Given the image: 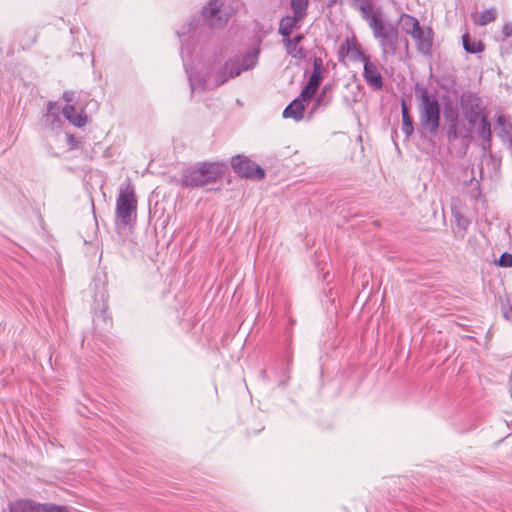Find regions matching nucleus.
Segmentation results:
<instances>
[{
  "label": "nucleus",
  "instance_id": "obj_8",
  "mask_svg": "<svg viewBox=\"0 0 512 512\" xmlns=\"http://www.w3.org/2000/svg\"><path fill=\"white\" fill-rule=\"evenodd\" d=\"M461 107L465 119L471 126H475L479 119L485 116L482 100L474 93L463 95Z\"/></svg>",
  "mask_w": 512,
  "mask_h": 512
},
{
  "label": "nucleus",
  "instance_id": "obj_39",
  "mask_svg": "<svg viewBox=\"0 0 512 512\" xmlns=\"http://www.w3.org/2000/svg\"><path fill=\"white\" fill-rule=\"evenodd\" d=\"M497 123H498V125L505 127L506 121L503 116H499L497 118Z\"/></svg>",
  "mask_w": 512,
  "mask_h": 512
},
{
  "label": "nucleus",
  "instance_id": "obj_33",
  "mask_svg": "<svg viewBox=\"0 0 512 512\" xmlns=\"http://www.w3.org/2000/svg\"><path fill=\"white\" fill-rule=\"evenodd\" d=\"M496 263L500 267H503V268L511 267L512 266V254L508 253V252L502 253Z\"/></svg>",
  "mask_w": 512,
  "mask_h": 512
},
{
  "label": "nucleus",
  "instance_id": "obj_17",
  "mask_svg": "<svg viewBox=\"0 0 512 512\" xmlns=\"http://www.w3.org/2000/svg\"><path fill=\"white\" fill-rule=\"evenodd\" d=\"M305 106L303 101L300 98L294 99L289 105L284 109L282 116L283 118H292L296 121H300L304 116Z\"/></svg>",
  "mask_w": 512,
  "mask_h": 512
},
{
  "label": "nucleus",
  "instance_id": "obj_30",
  "mask_svg": "<svg viewBox=\"0 0 512 512\" xmlns=\"http://www.w3.org/2000/svg\"><path fill=\"white\" fill-rule=\"evenodd\" d=\"M328 89H329L328 86L323 87L321 94L317 96V98L314 102L312 111H314L317 108L322 107V106L325 107L330 103L331 97H328V98L326 97V92L328 91Z\"/></svg>",
  "mask_w": 512,
  "mask_h": 512
},
{
  "label": "nucleus",
  "instance_id": "obj_35",
  "mask_svg": "<svg viewBox=\"0 0 512 512\" xmlns=\"http://www.w3.org/2000/svg\"><path fill=\"white\" fill-rule=\"evenodd\" d=\"M67 143L71 149H75L78 147L79 141L73 135L67 134Z\"/></svg>",
  "mask_w": 512,
  "mask_h": 512
},
{
  "label": "nucleus",
  "instance_id": "obj_9",
  "mask_svg": "<svg viewBox=\"0 0 512 512\" xmlns=\"http://www.w3.org/2000/svg\"><path fill=\"white\" fill-rule=\"evenodd\" d=\"M446 119L449 122L447 130L448 142H454L457 139L468 141L471 138V129L459 120V116L455 111L451 110L449 114H446Z\"/></svg>",
  "mask_w": 512,
  "mask_h": 512
},
{
  "label": "nucleus",
  "instance_id": "obj_38",
  "mask_svg": "<svg viewBox=\"0 0 512 512\" xmlns=\"http://www.w3.org/2000/svg\"><path fill=\"white\" fill-rule=\"evenodd\" d=\"M503 317L512 322V307L503 308Z\"/></svg>",
  "mask_w": 512,
  "mask_h": 512
},
{
  "label": "nucleus",
  "instance_id": "obj_21",
  "mask_svg": "<svg viewBox=\"0 0 512 512\" xmlns=\"http://www.w3.org/2000/svg\"><path fill=\"white\" fill-rule=\"evenodd\" d=\"M398 22L401 25L403 32H405L407 35L415 33L416 29L420 27L419 20L407 13H402Z\"/></svg>",
  "mask_w": 512,
  "mask_h": 512
},
{
  "label": "nucleus",
  "instance_id": "obj_1",
  "mask_svg": "<svg viewBox=\"0 0 512 512\" xmlns=\"http://www.w3.org/2000/svg\"><path fill=\"white\" fill-rule=\"evenodd\" d=\"M415 94L420 99L419 125L424 132L435 136L440 126V104L438 99L426 87L419 84L415 87Z\"/></svg>",
  "mask_w": 512,
  "mask_h": 512
},
{
  "label": "nucleus",
  "instance_id": "obj_12",
  "mask_svg": "<svg viewBox=\"0 0 512 512\" xmlns=\"http://www.w3.org/2000/svg\"><path fill=\"white\" fill-rule=\"evenodd\" d=\"M363 79L374 91H381L384 87V80L376 62L370 59L363 64Z\"/></svg>",
  "mask_w": 512,
  "mask_h": 512
},
{
  "label": "nucleus",
  "instance_id": "obj_41",
  "mask_svg": "<svg viewBox=\"0 0 512 512\" xmlns=\"http://www.w3.org/2000/svg\"><path fill=\"white\" fill-rule=\"evenodd\" d=\"M51 109H52V103L50 102L49 103V112L51 111Z\"/></svg>",
  "mask_w": 512,
  "mask_h": 512
},
{
  "label": "nucleus",
  "instance_id": "obj_23",
  "mask_svg": "<svg viewBox=\"0 0 512 512\" xmlns=\"http://www.w3.org/2000/svg\"><path fill=\"white\" fill-rule=\"evenodd\" d=\"M463 48L466 52L471 54L480 53L484 50V44L475 38H472L469 33L462 36Z\"/></svg>",
  "mask_w": 512,
  "mask_h": 512
},
{
  "label": "nucleus",
  "instance_id": "obj_2",
  "mask_svg": "<svg viewBox=\"0 0 512 512\" xmlns=\"http://www.w3.org/2000/svg\"><path fill=\"white\" fill-rule=\"evenodd\" d=\"M227 165L223 162H201L183 170L181 185L189 188L201 187L214 183L225 172Z\"/></svg>",
  "mask_w": 512,
  "mask_h": 512
},
{
  "label": "nucleus",
  "instance_id": "obj_28",
  "mask_svg": "<svg viewBox=\"0 0 512 512\" xmlns=\"http://www.w3.org/2000/svg\"><path fill=\"white\" fill-rule=\"evenodd\" d=\"M318 88V85L308 81L302 88L298 98H300L303 102L310 101L315 96Z\"/></svg>",
  "mask_w": 512,
  "mask_h": 512
},
{
  "label": "nucleus",
  "instance_id": "obj_7",
  "mask_svg": "<svg viewBox=\"0 0 512 512\" xmlns=\"http://www.w3.org/2000/svg\"><path fill=\"white\" fill-rule=\"evenodd\" d=\"M202 15L209 27L220 28L228 22L232 13L224 7L222 0H210L203 8Z\"/></svg>",
  "mask_w": 512,
  "mask_h": 512
},
{
  "label": "nucleus",
  "instance_id": "obj_10",
  "mask_svg": "<svg viewBox=\"0 0 512 512\" xmlns=\"http://www.w3.org/2000/svg\"><path fill=\"white\" fill-rule=\"evenodd\" d=\"M338 56L340 62H343L345 57H349L352 62H363V64L370 59V56L361 50L354 38H347L340 45Z\"/></svg>",
  "mask_w": 512,
  "mask_h": 512
},
{
  "label": "nucleus",
  "instance_id": "obj_16",
  "mask_svg": "<svg viewBox=\"0 0 512 512\" xmlns=\"http://www.w3.org/2000/svg\"><path fill=\"white\" fill-rule=\"evenodd\" d=\"M62 113L76 127H83L87 122V116L83 112L76 113V108L72 104H66L62 109Z\"/></svg>",
  "mask_w": 512,
  "mask_h": 512
},
{
  "label": "nucleus",
  "instance_id": "obj_3",
  "mask_svg": "<svg viewBox=\"0 0 512 512\" xmlns=\"http://www.w3.org/2000/svg\"><path fill=\"white\" fill-rule=\"evenodd\" d=\"M373 36L379 41L382 55L393 56L397 53L399 44V30L397 25L384 22V20H373L371 28Z\"/></svg>",
  "mask_w": 512,
  "mask_h": 512
},
{
  "label": "nucleus",
  "instance_id": "obj_20",
  "mask_svg": "<svg viewBox=\"0 0 512 512\" xmlns=\"http://www.w3.org/2000/svg\"><path fill=\"white\" fill-rule=\"evenodd\" d=\"M304 19V17H300L298 15L293 16H285L280 20L279 23V33L283 37H289L291 33L293 32L294 28L296 27V24L298 22H301Z\"/></svg>",
  "mask_w": 512,
  "mask_h": 512
},
{
  "label": "nucleus",
  "instance_id": "obj_5",
  "mask_svg": "<svg viewBox=\"0 0 512 512\" xmlns=\"http://www.w3.org/2000/svg\"><path fill=\"white\" fill-rule=\"evenodd\" d=\"M240 75V69L237 68V62L232 58L228 59L223 65L216 68L214 63L206 65V83L209 88L215 89L226 83L230 78Z\"/></svg>",
  "mask_w": 512,
  "mask_h": 512
},
{
  "label": "nucleus",
  "instance_id": "obj_40",
  "mask_svg": "<svg viewBox=\"0 0 512 512\" xmlns=\"http://www.w3.org/2000/svg\"><path fill=\"white\" fill-rule=\"evenodd\" d=\"M405 47H406V50H408V48H409V43H408V41H407V40H406V43H405Z\"/></svg>",
  "mask_w": 512,
  "mask_h": 512
},
{
  "label": "nucleus",
  "instance_id": "obj_25",
  "mask_svg": "<svg viewBox=\"0 0 512 512\" xmlns=\"http://www.w3.org/2000/svg\"><path fill=\"white\" fill-rule=\"evenodd\" d=\"M323 71V60L320 57H315L313 60V71L308 81L320 86L323 80Z\"/></svg>",
  "mask_w": 512,
  "mask_h": 512
},
{
  "label": "nucleus",
  "instance_id": "obj_18",
  "mask_svg": "<svg viewBox=\"0 0 512 512\" xmlns=\"http://www.w3.org/2000/svg\"><path fill=\"white\" fill-rule=\"evenodd\" d=\"M94 327L100 331H109L112 327L113 321L111 315L107 311V307L104 306L99 311H96L93 317Z\"/></svg>",
  "mask_w": 512,
  "mask_h": 512
},
{
  "label": "nucleus",
  "instance_id": "obj_31",
  "mask_svg": "<svg viewBox=\"0 0 512 512\" xmlns=\"http://www.w3.org/2000/svg\"><path fill=\"white\" fill-rule=\"evenodd\" d=\"M40 512H69V508L54 503H42Z\"/></svg>",
  "mask_w": 512,
  "mask_h": 512
},
{
  "label": "nucleus",
  "instance_id": "obj_26",
  "mask_svg": "<svg viewBox=\"0 0 512 512\" xmlns=\"http://www.w3.org/2000/svg\"><path fill=\"white\" fill-rule=\"evenodd\" d=\"M479 121H480V126H479V130H478L479 137H481L490 146V143H491L490 122L488 121L486 116L479 119Z\"/></svg>",
  "mask_w": 512,
  "mask_h": 512
},
{
  "label": "nucleus",
  "instance_id": "obj_22",
  "mask_svg": "<svg viewBox=\"0 0 512 512\" xmlns=\"http://www.w3.org/2000/svg\"><path fill=\"white\" fill-rule=\"evenodd\" d=\"M401 114H402V131L407 138L411 137L414 133L413 119L409 114L408 106L405 100L401 101Z\"/></svg>",
  "mask_w": 512,
  "mask_h": 512
},
{
  "label": "nucleus",
  "instance_id": "obj_11",
  "mask_svg": "<svg viewBox=\"0 0 512 512\" xmlns=\"http://www.w3.org/2000/svg\"><path fill=\"white\" fill-rule=\"evenodd\" d=\"M410 36L416 41V47L420 54L428 57L432 55L434 32L431 27L420 26Z\"/></svg>",
  "mask_w": 512,
  "mask_h": 512
},
{
  "label": "nucleus",
  "instance_id": "obj_27",
  "mask_svg": "<svg viewBox=\"0 0 512 512\" xmlns=\"http://www.w3.org/2000/svg\"><path fill=\"white\" fill-rule=\"evenodd\" d=\"M290 5L295 15L306 17L309 0H290Z\"/></svg>",
  "mask_w": 512,
  "mask_h": 512
},
{
  "label": "nucleus",
  "instance_id": "obj_13",
  "mask_svg": "<svg viewBox=\"0 0 512 512\" xmlns=\"http://www.w3.org/2000/svg\"><path fill=\"white\" fill-rule=\"evenodd\" d=\"M260 54V47H253L242 55H236L232 59L237 62V68L240 69V74L254 68L258 63Z\"/></svg>",
  "mask_w": 512,
  "mask_h": 512
},
{
  "label": "nucleus",
  "instance_id": "obj_19",
  "mask_svg": "<svg viewBox=\"0 0 512 512\" xmlns=\"http://www.w3.org/2000/svg\"><path fill=\"white\" fill-rule=\"evenodd\" d=\"M42 503L20 499L9 505V512H40Z\"/></svg>",
  "mask_w": 512,
  "mask_h": 512
},
{
  "label": "nucleus",
  "instance_id": "obj_14",
  "mask_svg": "<svg viewBox=\"0 0 512 512\" xmlns=\"http://www.w3.org/2000/svg\"><path fill=\"white\" fill-rule=\"evenodd\" d=\"M353 6L360 10L362 18L368 22L370 28L374 19H383L380 11H374L373 4L370 0H353Z\"/></svg>",
  "mask_w": 512,
  "mask_h": 512
},
{
  "label": "nucleus",
  "instance_id": "obj_37",
  "mask_svg": "<svg viewBox=\"0 0 512 512\" xmlns=\"http://www.w3.org/2000/svg\"><path fill=\"white\" fill-rule=\"evenodd\" d=\"M63 99L66 104H71L74 100V93L72 91H65L63 93Z\"/></svg>",
  "mask_w": 512,
  "mask_h": 512
},
{
  "label": "nucleus",
  "instance_id": "obj_32",
  "mask_svg": "<svg viewBox=\"0 0 512 512\" xmlns=\"http://www.w3.org/2000/svg\"><path fill=\"white\" fill-rule=\"evenodd\" d=\"M454 218H455V221H456V225L458 228L462 229V230H466L470 224V220L465 217L463 214H461L460 212H455L454 213Z\"/></svg>",
  "mask_w": 512,
  "mask_h": 512
},
{
  "label": "nucleus",
  "instance_id": "obj_24",
  "mask_svg": "<svg viewBox=\"0 0 512 512\" xmlns=\"http://www.w3.org/2000/svg\"><path fill=\"white\" fill-rule=\"evenodd\" d=\"M188 79L189 84L191 87L192 93L196 88H201L203 90H211L212 88H209V84L206 83V72L204 73V76L202 77L197 72H190L188 73Z\"/></svg>",
  "mask_w": 512,
  "mask_h": 512
},
{
  "label": "nucleus",
  "instance_id": "obj_34",
  "mask_svg": "<svg viewBox=\"0 0 512 512\" xmlns=\"http://www.w3.org/2000/svg\"><path fill=\"white\" fill-rule=\"evenodd\" d=\"M196 25H197V22L195 20H192L188 24L187 29L183 27L180 31H178L177 33H178V36L180 37V39L182 40V37H184L187 33L195 30Z\"/></svg>",
  "mask_w": 512,
  "mask_h": 512
},
{
  "label": "nucleus",
  "instance_id": "obj_29",
  "mask_svg": "<svg viewBox=\"0 0 512 512\" xmlns=\"http://www.w3.org/2000/svg\"><path fill=\"white\" fill-rule=\"evenodd\" d=\"M497 16V11L494 8H489L481 12L478 16L477 24L484 26L494 21Z\"/></svg>",
  "mask_w": 512,
  "mask_h": 512
},
{
  "label": "nucleus",
  "instance_id": "obj_6",
  "mask_svg": "<svg viewBox=\"0 0 512 512\" xmlns=\"http://www.w3.org/2000/svg\"><path fill=\"white\" fill-rule=\"evenodd\" d=\"M231 166L241 178L262 180L265 177V170L244 155L232 157Z\"/></svg>",
  "mask_w": 512,
  "mask_h": 512
},
{
  "label": "nucleus",
  "instance_id": "obj_4",
  "mask_svg": "<svg viewBox=\"0 0 512 512\" xmlns=\"http://www.w3.org/2000/svg\"><path fill=\"white\" fill-rule=\"evenodd\" d=\"M136 210L137 199L134 188L127 184L125 187H121L116 200V219L124 226L129 225L133 217H136Z\"/></svg>",
  "mask_w": 512,
  "mask_h": 512
},
{
  "label": "nucleus",
  "instance_id": "obj_36",
  "mask_svg": "<svg viewBox=\"0 0 512 512\" xmlns=\"http://www.w3.org/2000/svg\"><path fill=\"white\" fill-rule=\"evenodd\" d=\"M502 33L505 37H512V23H506L502 27Z\"/></svg>",
  "mask_w": 512,
  "mask_h": 512
},
{
  "label": "nucleus",
  "instance_id": "obj_15",
  "mask_svg": "<svg viewBox=\"0 0 512 512\" xmlns=\"http://www.w3.org/2000/svg\"><path fill=\"white\" fill-rule=\"evenodd\" d=\"M303 34L295 35L293 38L284 37L283 43L287 53L293 58L302 60L306 58V51L299 44L304 40Z\"/></svg>",
  "mask_w": 512,
  "mask_h": 512
}]
</instances>
